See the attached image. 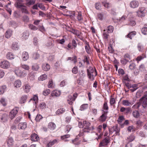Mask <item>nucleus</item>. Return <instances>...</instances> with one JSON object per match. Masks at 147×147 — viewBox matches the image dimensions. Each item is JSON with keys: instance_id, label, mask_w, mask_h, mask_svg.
<instances>
[{"instance_id": "obj_14", "label": "nucleus", "mask_w": 147, "mask_h": 147, "mask_svg": "<svg viewBox=\"0 0 147 147\" xmlns=\"http://www.w3.org/2000/svg\"><path fill=\"white\" fill-rule=\"evenodd\" d=\"M7 142L8 146L9 147H12L13 145L14 141L12 138H8Z\"/></svg>"}, {"instance_id": "obj_16", "label": "nucleus", "mask_w": 147, "mask_h": 147, "mask_svg": "<svg viewBox=\"0 0 147 147\" xmlns=\"http://www.w3.org/2000/svg\"><path fill=\"white\" fill-rule=\"evenodd\" d=\"M29 35V33L28 32L25 31L22 34L21 38L23 40H25L28 38Z\"/></svg>"}, {"instance_id": "obj_5", "label": "nucleus", "mask_w": 147, "mask_h": 147, "mask_svg": "<svg viewBox=\"0 0 147 147\" xmlns=\"http://www.w3.org/2000/svg\"><path fill=\"white\" fill-rule=\"evenodd\" d=\"M102 111L103 112V113L99 117V120L100 121L103 122L105 121L107 118V115L108 113V111H105L103 110Z\"/></svg>"}, {"instance_id": "obj_60", "label": "nucleus", "mask_w": 147, "mask_h": 147, "mask_svg": "<svg viewBox=\"0 0 147 147\" xmlns=\"http://www.w3.org/2000/svg\"><path fill=\"white\" fill-rule=\"evenodd\" d=\"M80 76L82 78H84L86 76L85 73L84 71L81 70L79 72Z\"/></svg>"}, {"instance_id": "obj_27", "label": "nucleus", "mask_w": 147, "mask_h": 147, "mask_svg": "<svg viewBox=\"0 0 147 147\" xmlns=\"http://www.w3.org/2000/svg\"><path fill=\"white\" fill-rule=\"evenodd\" d=\"M57 140L55 139L51 141H50L47 145L48 147H51L54 144L57 143Z\"/></svg>"}, {"instance_id": "obj_55", "label": "nucleus", "mask_w": 147, "mask_h": 147, "mask_svg": "<svg viewBox=\"0 0 147 147\" xmlns=\"http://www.w3.org/2000/svg\"><path fill=\"white\" fill-rule=\"evenodd\" d=\"M114 128L116 134L118 135H119V132L120 131V129L117 126H115V127H114Z\"/></svg>"}, {"instance_id": "obj_21", "label": "nucleus", "mask_w": 147, "mask_h": 147, "mask_svg": "<svg viewBox=\"0 0 147 147\" xmlns=\"http://www.w3.org/2000/svg\"><path fill=\"white\" fill-rule=\"evenodd\" d=\"M26 123H21L18 125V128L19 129H24L26 127Z\"/></svg>"}, {"instance_id": "obj_10", "label": "nucleus", "mask_w": 147, "mask_h": 147, "mask_svg": "<svg viewBox=\"0 0 147 147\" xmlns=\"http://www.w3.org/2000/svg\"><path fill=\"white\" fill-rule=\"evenodd\" d=\"M140 102L142 103V106L143 108L147 109V99L141 98L140 99Z\"/></svg>"}, {"instance_id": "obj_12", "label": "nucleus", "mask_w": 147, "mask_h": 147, "mask_svg": "<svg viewBox=\"0 0 147 147\" xmlns=\"http://www.w3.org/2000/svg\"><path fill=\"white\" fill-rule=\"evenodd\" d=\"M139 5L138 2L136 1H131L130 4V7L132 8H135L138 7Z\"/></svg>"}, {"instance_id": "obj_42", "label": "nucleus", "mask_w": 147, "mask_h": 147, "mask_svg": "<svg viewBox=\"0 0 147 147\" xmlns=\"http://www.w3.org/2000/svg\"><path fill=\"white\" fill-rule=\"evenodd\" d=\"M113 26H109L107 28V31L108 32V33H111L113 32Z\"/></svg>"}, {"instance_id": "obj_43", "label": "nucleus", "mask_w": 147, "mask_h": 147, "mask_svg": "<svg viewBox=\"0 0 147 147\" xmlns=\"http://www.w3.org/2000/svg\"><path fill=\"white\" fill-rule=\"evenodd\" d=\"M6 88V86L5 85L2 86L0 88V94H3L5 91V89Z\"/></svg>"}, {"instance_id": "obj_48", "label": "nucleus", "mask_w": 147, "mask_h": 147, "mask_svg": "<svg viewBox=\"0 0 147 147\" xmlns=\"http://www.w3.org/2000/svg\"><path fill=\"white\" fill-rule=\"evenodd\" d=\"M139 69L142 71H146V67L144 64H142L140 66Z\"/></svg>"}, {"instance_id": "obj_54", "label": "nucleus", "mask_w": 147, "mask_h": 147, "mask_svg": "<svg viewBox=\"0 0 147 147\" xmlns=\"http://www.w3.org/2000/svg\"><path fill=\"white\" fill-rule=\"evenodd\" d=\"M124 119V117L123 116H119L117 121L119 124L121 123Z\"/></svg>"}, {"instance_id": "obj_35", "label": "nucleus", "mask_w": 147, "mask_h": 147, "mask_svg": "<svg viewBox=\"0 0 147 147\" xmlns=\"http://www.w3.org/2000/svg\"><path fill=\"white\" fill-rule=\"evenodd\" d=\"M21 11L23 13H25L28 14V10L26 9V7L24 5L23 6V7H22L21 8H20Z\"/></svg>"}, {"instance_id": "obj_41", "label": "nucleus", "mask_w": 147, "mask_h": 147, "mask_svg": "<svg viewBox=\"0 0 147 147\" xmlns=\"http://www.w3.org/2000/svg\"><path fill=\"white\" fill-rule=\"evenodd\" d=\"M136 34V32L135 31H133L131 32V33H129L128 35H127L126 36L127 38H129L130 39H132V37L131 36L133 35V36H134Z\"/></svg>"}, {"instance_id": "obj_20", "label": "nucleus", "mask_w": 147, "mask_h": 147, "mask_svg": "<svg viewBox=\"0 0 147 147\" xmlns=\"http://www.w3.org/2000/svg\"><path fill=\"white\" fill-rule=\"evenodd\" d=\"M31 137V140L33 141H36L39 139V137H38L37 135L35 133L32 134Z\"/></svg>"}, {"instance_id": "obj_46", "label": "nucleus", "mask_w": 147, "mask_h": 147, "mask_svg": "<svg viewBox=\"0 0 147 147\" xmlns=\"http://www.w3.org/2000/svg\"><path fill=\"white\" fill-rule=\"evenodd\" d=\"M142 105V103L140 102V99L139 100V101L138 102H137V103L135 104L133 106L132 108L134 109H138L140 107V105Z\"/></svg>"}, {"instance_id": "obj_24", "label": "nucleus", "mask_w": 147, "mask_h": 147, "mask_svg": "<svg viewBox=\"0 0 147 147\" xmlns=\"http://www.w3.org/2000/svg\"><path fill=\"white\" fill-rule=\"evenodd\" d=\"M12 31L10 29L7 30L5 34V36L6 38H10L12 34Z\"/></svg>"}, {"instance_id": "obj_64", "label": "nucleus", "mask_w": 147, "mask_h": 147, "mask_svg": "<svg viewBox=\"0 0 147 147\" xmlns=\"http://www.w3.org/2000/svg\"><path fill=\"white\" fill-rule=\"evenodd\" d=\"M72 72L74 74H76L78 72V70L76 67H74L72 69Z\"/></svg>"}, {"instance_id": "obj_34", "label": "nucleus", "mask_w": 147, "mask_h": 147, "mask_svg": "<svg viewBox=\"0 0 147 147\" xmlns=\"http://www.w3.org/2000/svg\"><path fill=\"white\" fill-rule=\"evenodd\" d=\"M27 98V96L26 95L22 96L20 100V103L21 104L25 103Z\"/></svg>"}, {"instance_id": "obj_15", "label": "nucleus", "mask_w": 147, "mask_h": 147, "mask_svg": "<svg viewBox=\"0 0 147 147\" xmlns=\"http://www.w3.org/2000/svg\"><path fill=\"white\" fill-rule=\"evenodd\" d=\"M23 89L25 92L28 93L30 90L31 86L28 84H26L23 86Z\"/></svg>"}, {"instance_id": "obj_9", "label": "nucleus", "mask_w": 147, "mask_h": 147, "mask_svg": "<svg viewBox=\"0 0 147 147\" xmlns=\"http://www.w3.org/2000/svg\"><path fill=\"white\" fill-rule=\"evenodd\" d=\"M23 2V1L22 0H17L15 4V7L18 9L23 7L24 5Z\"/></svg>"}, {"instance_id": "obj_17", "label": "nucleus", "mask_w": 147, "mask_h": 147, "mask_svg": "<svg viewBox=\"0 0 147 147\" xmlns=\"http://www.w3.org/2000/svg\"><path fill=\"white\" fill-rule=\"evenodd\" d=\"M48 128L51 130H54L56 127L55 124L53 122H51L48 123Z\"/></svg>"}, {"instance_id": "obj_13", "label": "nucleus", "mask_w": 147, "mask_h": 147, "mask_svg": "<svg viewBox=\"0 0 147 147\" xmlns=\"http://www.w3.org/2000/svg\"><path fill=\"white\" fill-rule=\"evenodd\" d=\"M8 116L7 114H3L0 117L1 121L3 122H6L8 120Z\"/></svg>"}, {"instance_id": "obj_29", "label": "nucleus", "mask_w": 147, "mask_h": 147, "mask_svg": "<svg viewBox=\"0 0 147 147\" xmlns=\"http://www.w3.org/2000/svg\"><path fill=\"white\" fill-rule=\"evenodd\" d=\"M132 114L133 116L136 118H138L140 116L139 112L137 111H133Z\"/></svg>"}, {"instance_id": "obj_52", "label": "nucleus", "mask_w": 147, "mask_h": 147, "mask_svg": "<svg viewBox=\"0 0 147 147\" xmlns=\"http://www.w3.org/2000/svg\"><path fill=\"white\" fill-rule=\"evenodd\" d=\"M29 27L32 30H36L38 29L37 28L36 26L32 24H29Z\"/></svg>"}, {"instance_id": "obj_25", "label": "nucleus", "mask_w": 147, "mask_h": 147, "mask_svg": "<svg viewBox=\"0 0 147 147\" xmlns=\"http://www.w3.org/2000/svg\"><path fill=\"white\" fill-rule=\"evenodd\" d=\"M6 57L7 59L11 60L14 58V55L12 53L9 52L7 53Z\"/></svg>"}, {"instance_id": "obj_49", "label": "nucleus", "mask_w": 147, "mask_h": 147, "mask_svg": "<svg viewBox=\"0 0 147 147\" xmlns=\"http://www.w3.org/2000/svg\"><path fill=\"white\" fill-rule=\"evenodd\" d=\"M103 109L106 110L108 111L109 109V107L108 106L107 102L106 101L105 102L103 106Z\"/></svg>"}, {"instance_id": "obj_19", "label": "nucleus", "mask_w": 147, "mask_h": 147, "mask_svg": "<svg viewBox=\"0 0 147 147\" xmlns=\"http://www.w3.org/2000/svg\"><path fill=\"white\" fill-rule=\"evenodd\" d=\"M22 85V83L20 80H16L14 83V85L15 87L18 88L20 87Z\"/></svg>"}, {"instance_id": "obj_63", "label": "nucleus", "mask_w": 147, "mask_h": 147, "mask_svg": "<svg viewBox=\"0 0 147 147\" xmlns=\"http://www.w3.org/2000/svg\"><path fill=\"white\" fill-rule=\"evenodd\" d=\"M39 55L37 53H35L33 55V58L34 59H36L39 58Z\"/></svg>"}, {"instance_id": "obj_28", "label": "nucleus", "mask_w": 147, "mask_h": 147, "mask_svg": "<svg viewBox=\"0 0 147 147\" xmlns=\"http://www.w3.org/2000/svg\"><path fill=\"white\" fill-rule=\"evenodd\" d=\"M65 111V109L64 108H60L56 112L57 115H59L62 114Z\"/></svg>"}, {"instance_id": "obj_22", "label": "nucleus", "mask_w": 147, "mask_h": 147, "mask_svg": "<svg viewBox=\"0 0 147 147\" xmlns=\"http://www.w3.org/2000/svg\"><path fill=\"white\" fill-rule=\"evenodd\" d=\"M43 69L45 71L49 70L50 68V66L49 64L48 63H44L42 66Z\"/></svg>"}, {"instance_id": "obj_59", "label": "nucleus", "mask_w": 147, "mask_h": 147, "mask_svg": "<svg viewBox=\"0 0 147 147\" xmlns=\"http://www.w3.org/2000/svg\"><path fill=\"white\" fill-rule=\"evenodd\" d=\"M78 140V138H75L74 139L72 140V143L78 145L80 144L79 142H77Z\"/></svg>"}, {"instance_id": "obj_11", "label": "nucleus", "mask_w": 147, "mask_h": 147, "mask_svg": "<svg viewBox=\"0 0 147 147\" xmlns=\"http://www.w3.org/2000/svg\"><path fill=\"white\" fill-rule=\"evenodd\" d=\"M61 94V92L60 91L54 90L51 92V96H50L49 99H52L51 96H55L56 97H58Z\"/></svg>"}, {"instance_id": "obj_31", "label": "nucleus", "mask_w": 147, "mask_h": 147, "mask_svg": "<svg viewBox=\"0 0 147 147\" xmlns=\"http://www.w3.org/2000/svg\"><path fill=\"white\" fill-rule=\"evenodd\" d=\"M39 68L38 65L36 63L34 64L32 66V69L34 71H37Z\"/></svg>"}, {"instance_id": "obj_58", "label": "nucleus", "mask_w": 147, "mask_h": 147, "mask_svg": "<svg viewBox=\"0 0 147 147\" xmlns=\"http://www.w3.org/2000/svg\"><path fill=\"white\" fill-rule=\"evenodd\" d=\"M142 33L144 35L147 34V28L145 27L142 28L141 30Z\"/></svg>"}, {"instance_id": "obj_51", "label": "nucleus", "mask_w": 147, "mask_h": 147, "mask_svg": "<svg viewBox=\"0 0 147 147\" xmlns=\"http://www.w3.org/2000/svg\"><path fill=\"white\" fill-rule=\"evenodd\" d=\"M85 49L87 53L90 54V48L89 45H86L85 46Z\"/></svg>"}, {"instance_id": "obj_44", "label": "nucleus", "mask_w": 147, "mask_h": 147, "mask_svg": "<svg viewBox=\"0 0 147 147\" xmlns=\"http://www.w3.org/2000/svg\"><path fill=\"white\" fill-rule=\"evenodd\" d=\"M51 92L50 90L49 89H46L44 90L42 94L45 96L48 95Z\"/></svg>"}, {"instance_id": "obj_61", "label": "nucleus", "mask_w": 147, "mask_h": 147, "mask_svg": "<svg viewBox=\"0 0 147 147\" xmlns=\"http://www.w3.org/2000/svg\"><path fill=\"white\" fill-rule=\"evenodd\" d=\"M83 61L84 63H86L87 65L89 64V61L88 60L86 56H84V59Z\"/></svg>"}, {"instance_id": "obj_40", "label": "nucleus", "mask_w": 147, "mask_h": 147, "mask_svg": "<svg viewBox=\"0 0 147 147\" xmlns=\"http://www.w3.org/2000/svg\"><path fill=\"white\" fill-rule=\"evenodd\" d=\"M77 96L78 94H74L73 96H69V98L70 99V100H71L72 101H74L76 98H77Z\"/></svg>"}, {"instance_id": "obj_56", "label": "nucleus", "mask_w": 147, "mask_h": 147, "mask_svg": "<svg viewBox=\"0 0 147 147\" xmlns=\"http://www.w3.org/2000/svg\"><path fill=\"white\" fill-rule=\"evenodd\" d=\"M34 73L32 71L29 74V78L31 80H33L34 79Z\"/></svg>"}, {"instance_id": "obj_1", "label": "nucleus", "mask_w": 147, "mask_h": 147, "mask_svg": "<svg viewBox=\"0 0 147 147\" xmlns=\"http://www.w3.org/2000/svg\"><path fill=\"white\" fill-rule=\"evenodd\" d=\"M87 71L89 78L92 80H93L94 79V76H96L97 75L96 71L94 70L92 67L90 66Z\"/></svg>"}, {"instance_id": "obj_8", "label": "nucleus", "mask_w": 147, "mask_h": 147, "mask_svg": "<svg viewBox=\"0 0 147 147\" xmlns=\"http://www.w3.org/2000/svg\"><path fill=\"white\" fill-rule=\"evenodd\" d=\"M0 66L2 68L7 69L9 67L10 63L9 62L7 61H4L1 62Z\"/></svg>"}, {"instance_id": "obj_45", "label": "nucleus", "mask_w": 147, "mask_h": 147, "mask_svg": "<svg viewBox=\"0 0 147 147\" xmlns=\"http://www.w3.org/2000/svg\"><path fill=\"white\" fill-rule=\"evenodd\" d=\"M47 78V76L45 74L41 75L39 78V80H40L43 81L45 80Z\"/></svg>"}, {"instance_id": "obj_53", "label": "nucleus", "mask_w": 147, "mask_h": 147, "mask_svg": "<svg viewBox=\"0 0 147 147\" xmlns=\"http://www.w3.org/2000/svg\"><path fill=\"white\" fill-rule=\"evenodd\" d=\"M121 63L123 65H125L128 62H129V61L128 60L124 58L122 59H121L120 61Z\"/></svg>"}, {"instance_id": "obj_4", "label": "nucleus", "mask_w": 147, "mask_h": 147, "mask_svg": "<svg viewBox=\"0 0 147 147\" xmlns=\"http://www.w3.org/2000/svg\"><path fill=\"white\" fill-rule=\"evenodd\" d=\"M135 138V136L133 134H131L130 136L127 138V140L128 142L125 145V147H131V144H129V142L133 141Z\"/></svg>"}, {"instance_id": "obj_37", "label": "nucleus", "mask_w": 147, "mask_h": 147, "mask_svg": "<svg viewBox=\"0 0 147 147\" xmlns=\"http://www.w3.org/2000/svg\"><path fill=\"white\" fill-rule=\"evenodd\" d=\"M53 40L52 39L50 38L47 44V46L48 47H51L53 46Z\"/></svg>"}, {"instance_id": "obj_33", "label": "nucleus", "mask_w": 147, "mask_h": 147, "mask_svg": "<svg viewBox=\"0 0 147 147\" xmlns=\"http://www.w3.org/2000/svg\"><path fill=\"white\" fill-rule=\"evenodd\" d=\"M138 88V87L137 84H133V86H132L131 88L129 89V90L131 92H133L136 90Z\"/></svg>"}, {"instance_id": "obj_6", "label": "nucleus", "mask_w": 147, "mask_h": 147, "mask_svg": "<svg viewBox=\"0 0 147 147\" xmlns=\"http://www.w3.org/2000/svg\"><path fill=\"white\" fill-rule=\"evenodd\" d=\"M83 125H84V128L85 129H87L89 130L91 129L93 130L94 129V128L93 126L92 127H90V123L88 121H84Z\"/></svg>"}, {"instance_id": "obj_30", "label": "nucleus", "mask_w": 147, "mask_h": 147, "mask_svg": "<svg viewBox=\"0 0 147 147\" xmlns=\"http://www.w3.org/2000/svg\"><path fill=\"white\" fill-rule=\"evenodd\" d=\"M20 67L23 69L26 70H29L30 69L29 66L25 64L21 63L20 65Z\"/></svg>"}, {"instance_id": "obj_38", "label": "nucleus", "mask_w": 147, "mask_h": 147, "mask_svg": "<svg viewBox=\"0 0 147 147\" xmlns=\"http://www.w3.org/2000/svg\"><path fill=\"white\" fill-rule=\"evenodd\" d=\"M18 46L17 43L14 42L12 44L11 48L13 49L14 50H18Z\"/></svg>"}, {"instance_id": "obj_2", "label": "nucleus", "mask_w": 147, "mask_h": 147, "mask_svg": "<svg viewBox=\"0 0 147 147\" xmlns=\"http://www.w3.org/2000/svg\"><path fill=\"white\" fill-rule=\"evenodd\" d=\"M14 71L16 75L19 77H24L26 75L25 71L22 70L19 67H16Z\"/></svg>"}, {"instance_id": "obj_32", "label": "nucleus", "mask_w": 147, "mask_h": 147, "mask_svg": "<svg viewBox=\"0 0 147 147\" xmlns=\"http://www.w3.org/2000/svg\"><path fill=\"white\" fill-rule=\"evenodd\" d=\"M145 10L144 8H141L138 11H137V13L138 14H140V13L142 14V15H141V16H144V14L145 13Z\"/></svg>"}, {"instance_id": "obj_62", "label": "nucleus", "mask_w": 147, "mask_h": 147, "mask_svg": "<svg viewBox=\"0 0 147 147\" xmlns=\"http://www.w3.org/2000/svg\"><path fill=\"white\" fill-rule=\"evenodd\" d=\"M42 117L41 115H37L36 117L35 120L37 121H39L40 119H42Z\"/></svg>"}, {"instance_id": "obj_18", "label": "nucleus", "mask_w": 147, "mask_h": 147, "mask_svg": "<svg viewBox=\"0 0 147 147\" xmlns=\"http://www.w3.org/2000/svg\"><path fill=\"white\" fill-rule=\"evenodd\" d=\"M22 57L24 61H26L29 58V55L27 52H24L22 54Z\"/></svg>"}, {"instance_id": "obj_26", "label": "nucleus", "mask_w": 147, "mask_h": 147, "mask_svg": "<svg viewBox=\"0 0 147 147\" xmlns=\"http://www.w3.org/2000/svg\"><path fill=\"white\" fill-rule=\"evenodd\" d=\"M109 33H108V32L106 31L105 30H103V38L104 39H108L109 37Z\"/></svg>"}, {"instance_id": "obj_57", "label": "nucleus", "mask_w": 147, "mask_h": 147, "mask_svg": "<svg viewBox=\"0 0 147 147\" xmlns=\"http://www.w3.org/2000/svg\"><path fill=\"white\" fill-rule=\"evenodd\" d=\"M77 19L78 21H80L83 20V17L81 13L80 12L78 13Z\"/></svg>"}, {"instance_id": "obj_23", "label": "nucleus", "mask_w": 147, "mask_h": 147, "mask_svg": "<svg viewBox=\"0 0 147 147\" xmlns=\"http://www.w3.org/2000/svg\"><path fill=\"white\" fill-rule=\"evenodd\" d=\"M122 104L124 106H130L132 105L131 102H130L127 100H123L122 101Z\"/></svg>"}, {"instance_id": "obj_47", "label": "nucleus", "mask_w": 147, "mask_h": 147, "mask_svg": "<svg viewBox=\"0 0 147 147\" xmlns=\"http://www.w3.org/2000/svg\"><path fill=\"white\" fill-rule=\"evenodd\" d=\"M88 107V105L87 104L82 105L80 107V109L81 111H83L87 109Z\"/></svg>"}, {"instance_id": "obj_50", "label": "nucleus", "mask_w": 147, "mask_h": 147, "mask_svg": "<svg viewBox=\"0 0 147 147\" xmlns=\"http://www.w3.org/2000/svg\"><path fill=\"white\" fill-rule=\"evenodd\" d=\"M48 87L49 88H53L54 87V85L53 82V81L51 79L49 80L48 83Z\"/></svg>"}, {"instance_id": "obj_3", "label": "nucleus", "mask_w": 147, "mask_h": 147, "mask_svg": "<svg viewBox=\"0 0 147 147\" xmlns=\"http://www.w3.org/2000/svg\"><path fill=\"white\" fill-rule=\"evenodd\" d=\"M19 110L18 108H15L10 112L9 116L11 119H12L15 117L17 114Z\"/></svg>"}, {"instance_id": "obj_36", "label": "nucleus", "mask_w": 147, "mask_h": 147, "mask_svg": "<svg viewBox=\"0 0 147 147\" xmlns=\"http://www.w3.org/2000/svg\"><path fill=\"white\" fill-rule=\"evenodd\" d=\"M69 31L76 36H79V33L80 32L78 30L72 29H71Z\"/></svg>"}, {"instance_id": "obj_7", "label": "nucleus", "mask_w": 147, "mask_h": 147, "mask_svg": "<svg viewBox=\"0 0 147 147\" xmlns=\"http://www.w3.org/2000/svg\"><path fill=\"white\" fill-rule=\"evenodd\" d=\"M110 140L108 138H106L99 143V146H107L110 142Z\"/></svg>"}, {"instance_id": "obj_39", "label": "nucleus", "mask_w": 147, "mask_h": 147, "mask_svg": "<svg viewBox=\"0 0 147 147\" xmlns=\"http://www.w3.org/2000/svg\"><path fill=\"white\" fill-rule=\"evenodd\" d=\"M35 0H30L27 2L26 5L28 6L33 5L35 3Z\"/></svg>"}]
</instances>
